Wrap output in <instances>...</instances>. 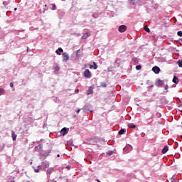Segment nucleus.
Here are the masks:
<instances>
[{
	"instance_id": "obj_3",
	"label": "nucleus",
	"mask_w": 182,
	"mask_h": 182,
	"mask_svg": "<svg viewBox=\"0 0 182 182\" xmlns=\"http://www.w3.org/2000/svg\"><path fill=\"white\" fill-rule=\"evenodd\" d=\"M83 76L87 79H90V77H92V73L89 69H86L83 73Z\"/></svg>"
},
{
	"instance_id": "obj_7",
	"label": "nucleus",
	"mask_w": 182,
	"mask_h": 182,
	"mask_svg": "<svg viewBox=\"0 0 182 182\" xmlns=\"http://www.w3.org/2000/svg\"><path fill=\"white\" fill-rule=\"evenodd\" d=\"M69 60V54L68 53H63V62H68Z\"/></svg>"
},
{
	"instance_id": "obj_38",
	"label": "nucleus",
	"mask_w": 182,
	"mask_h": 182,
	"mask_svg": "<svg viewBox=\"0 0 182 182\" xmlns=\"http://www.w3.org/2000/svg\"><path fill=\"white\" fill-rule=\"evenodd\" d=\"M39 170H41L40 168L34 169L35 173H39Z\"/></svg>"
},
{
	"instance_id": "obj_26",
	"label": "nucleus",
	"mask_w": 182,
	"mask_h": 182,
	"mask_svg": "<svg viewBox=\"0 0 182 182\" xmlns=\"http://www.w3.org/2000/svg\"><path fill=\"white\" fill-rule=\"evenodd\" d=\"M4 149H5V144L0 145V151H4Z\"/></svg>"
},
{
	"instance_id": "obj_36",
	"label": "nucleus",
	"mask_w": 182,
	"mask_h": 182,
	"mask_svg": "<svg viewBox=\"0 0 182 182\" xmlns=\"http://www.w3.org/2000/svg\"><path fill=\"white\" fill-rule=\"evenodd\" d=\"M147 123H151L153 121L151 120V118H149L146 119Z\"/></svg>"
},
{
	"instance_id": "obj_18",
	"label": "nucleus",
	"mask_w": 182,
	"mask_h": 182,
	"mask_svg": "<svg viewBox=\"0 0 182 182\" xmlns=\"http://www.w3.org/2000/svg\"><path fill=\"white\" fill-rule=\"evenodd\" d=\"M159 85V86H163L164 85V80H161L160 79L157 80L156 84Z\"/></svg>"
},
{
	"instance_id": "obj_34",
	"label": "nucleus",
	"mask_w": 182,
	"mask_h": 182,
	"mask_svg": "<svg viewBox=\"0 0 182 182\" xmlns=\"http://www.w3.org/2000/svg\"><path fill=\"white\" fill-rule=\"evenodd\" d=\"M177 35H178V36H180L181 38V36H182V31H178L177 32Z\"/></svg>"
},
{
	"instance_id": "obj_14",
	"label": "nucleus",
	"mask_w": 182,
	"mask_h": 182,
	"mask_svg": "<svg viewBox=\"0 0 182 182\" xmlns=\"http://www.w3.org/2000/svg\"><path fill=\"white\" fill-rule=\"evenodd\" d=\"M55 53H57V55H62V53H63V48H58V50H56Z\"/></svg>"
},
{
	"instance_id": "obj_43",
	"label": "nucleus",
	"mask_w": 182,
	"mask_h": 182,
	"mask_svg": "<svg viewBox=\"0 0 182 182\" xmlns=\"http://www.w3.org/2000/svg\"><path fill=\"white\" fill-rule=\"evenodd\" d=\"M80 109H78L77 110H76V113H80Z\"/></svg>"
},
{
	"instance_id": "obj_30",
	"label": "nucleus",
	"mask_w": 182,
	"mask_h": 182,
	"mask_svg": "<svg viewBox=\"0 0 182 182\" xmlns=\"http://www.w3.org/2000/svg\"><path fill=\"white\" fill-rule=\"evenodd\" d=\"M144 31H146L148 33H150V28L147 26H144Z\"/></svg>"
},
{
	"instance_id": "obj_31",
	"label": "nucleus",
	"mask_w": 182,
	"mask_h": 182,
	"mask_svg": "<svg viewBox=\"0 0 182 182\" xmlns=\"http://www.w3.org/2000/svg\"><path fill=\"white\" fill-rule=\"evenodd\" d=\"M5 93V90L4 88H0V95H4Z\"/></svg>"
},
{
	"instance_id": "obj_41",
	"label": "nucleus",
	"mask_w": 182,
	"mask_h": 182,
	"mask_svg": "<svg viewBox=\"0 0 182 182\" xmlns=\"http://www.w3.org/2000/svg\"><path fill=\"white\" fill-rule=\"evenodd\" d=\"M168 89V85H165V90H167Z\"/></svg>"
},
{
	"instance_id": "obj_39",
	"label": "nucleus",
	"mask_w": 182,
	"mask_h": 182,
	"mask_svg": "<svg viewBox=\"0 0 182 182\" xmlns=\"http://www.w3.org/2000/svg\"><path fill=\"white\" fill-rule=\"evenodd\" d=\"M107 70H108V72H113V70H112V68H110V67H109V68H107Z\"/></svg>"
},
{
	"instance_id": "obj_17",
	"label": "nucleus",
	"mask_w": 182,
	"mask_h": 182,
	"mask_svg": "<svg viewBox=\"0 0 182 182\" xmlns=\"http://www.w3.org/2000/svg\"><path fill=\"white\" fill-rule=\"evenodd\" d=\"M90 36V33H85L81 38V39H87Z\"/></svg>"
},
{
	"instance_id": "obj_12",
	"label": "nucleus",
	"mask_w": 182,
	"mask_h": 182,
	"mask_svg": "<svg viewBox=\"0 0 182 182\" xmlns=\"http://www.w3.org/2000/svg\"><path fill=\"white\" fill-rule=\"evenodd\" d=\"M98 66L97 64L96 63V62H93V65H90V69H94L95 70H96V69H97Z\"/></svg>"
},
{
	"instance_id": "obj_22",
	"label": "nucleus",
	"mask_w": 182,
	"mask_h": 182,
	"mask_svg": "<svg viewBox=\"0 0 182 182\" xmlns=\"http://www.w3.org/2000/svg\"><path fill=\"white\" fill-rule=\"evenodd\" d=\"M171 180L173 182H180L177 180V178L176 177V175H173L172 177H171Z\"/></svg>"
},
{
	"instance_id": "obj_48",
	"label": "nucleus",
	"mask_w": 182,
	"mask_h": 182,
	"mask_svg": "<svg viewBox=\"0 0 182 182\" xmlns=\"http://www.w3.org/2000/svg\"><path fill=\"white\" fill-rule=\"evenodd\" d=\"M179 107H182V102H181V105H179Z\"/></svg>"
},
{
	"instance_id": "obj_1",
	"label": "nucleus",
	"mask_w": 182,
	"mask_h": 182,
	"mask_svg": "<svg viewBox=\"0 0 182 182\" xmlns=\"http://www.w3.org/2000/svg\"><path fill=\"white\" fill-rule=\"evenodd\" d=\"M50 166L49 161H45L42 162L41 165L38 166V168H41V170L46 171V168H48Z\"/></svg>"
},
{
	"instance_id": "obj_15",
	"label": "nucleus",
	"mask_w": 182,
	"mask_h": 182,
	"mask_svg": "<svg viewBox=\"0 0 182 182\" xmlns=\"http://www.w3.org/2000/svg\"><path fill=\"white\" fill-rule=\"evenodd\" d=\"M167 151H168V146L166 145V146L163 148L161 152H162L163 154H166V153H167Z\"/></svg>"
},
{
	"instance_id": "obj_20",
	"label": "nucleus",
	"mask_w": 182,
	"mask_h": 182,
	"mask_svg": "<svg viewBox=\"0 0 182 182\" xmlns=\"http://www.w3.org/2000/svg\"><path fill=\"white\" fill-rule=\"evenodd\" d=\"M126 133V129H121L119 132L118 134H119V136H122V134H124Z\"/></svg>"
},
{
	"instance_id": "obj_44",
	"label": "nucleus",
	"mask_w": 182,
	"mask_h": 182,
	"mask_svg": "<svg viewBox=\"0 0 182 182\" xmlns=\"http://www.w3.org/2000/svg\"><path fill=\"white\" fill-rule=\"evenodd\" d=\"M60 68L58 67V66H57L56 68H55V70H59Z\"/></svg>"
},
{
	"instance_id": "obj_33",
	"label": "nucleus",
	"mask_w": 182,
	"mask_h": 182,
	"mask_svg": "<svg viewBox=\"0 0 182 182\" xmlns=\"http://www.w3.org/2000/svg\"><path fill=\"white\" fill-rule=\"evenodd\" d=\"M141 69V65H138L136 66V70H140Z\"/></svg>"
},
{
	"instance_id": "obj_27",
	"label": "nucleus",
	"mask_w": 182,
	"mask_h": 182,
	"mask_svg": "<svg viewBox=\"0 0 182 182\" xmlns=\"http://www.w3.org/2000/svg\"><path fill=\"white\" fill-rule=\"evenodd\" d=\"M92 17L95 18V19H97V18H99V14L97 13L93 14Z\"/></svg>"
},
{
	"instance_id": "obj_13",
	"label": "nucleus",
	"mask_w": 182,
	"mask_h": 182,
	"mask_svg": "<svg viewBox=\"0 0 182 182\" xmlns=\"http://www.w3.org/2000/svg\"><path fill=\"white\" fill-rule=\"evenodd\" d=\"M87 95H93V86L89 87Z\"/></svg>"
},
{
	"instance_id": "obj_11",
	"label": "nucleus",
	"mask_w": 182,
	"mask_h": 182,
	"mask_svg": "<svg viewBox=\"0 0 182 182\" xmlns=\"http://www.w3.org/2000/svg\"><path fill=\"white\" fill-rule=\"evenodd\" d=\"M43 147V146H42V144H40L38 146H35V151H41V150H42Z\"/></svg>"
},
{
	"instance_id": "obj_42",
	"label": "nucleus",
	"mask_w": 182,
	"mask_h": 182,
	"mask_svg": "<svg viewBox=\"0 0 182 182\" xmlns=\"http://www.w3.org/2000/svg\"><path fill=\"white\" fill-rule=\"evenodd\" d=\"M10 87H14V83L12 82L10 83Z\"/></svg>"
},
{
	"instance_id": "obj_50",
	"label": "nucleus",
	"mask_w": 182,
	"mask_h": 182,
	"mask_svg": "<svg viewBox=\"0 0 182 182\" xmlns=\"http://www.w3.org/2000/svg\"><path fill=\"white\" fill-rule=\"evenodd\" d=\"M17 9H18L17 8H15V9H14V11H17Z\"/></svg>"
},
{
	"instance_id": "obj_52",
	"label": "nucleus",
	"mask_w": 182,
	"mask_h": 182,
	"mask_svg": "<svg viewBox=\"0 0 182 182\" xmlns=\"http://www.w3.org/2000/svg\"><path fill=\"white\" fill-rule=\"evenodd\" d=\"M11 182H15V181H11Z\"/></svg>"
},
{
	"instance_id": "obj_24",
	"label": "nucleus",
	"mask_w": 182,
	"mask_h": 182,
	"mask_svg": "<svg viewBox=\"0 0 182 182\" xmlns=\"http://www.w3.org/2000/svg\"><path fill=\"white\" fill-rule=\"evenodd\" d=\"M131 1V4L132 5H136L137 2H139V0H130Z\"/></svg>"
},
{
	"instance_id": "obj_53",
	"label": "nucleus",
	"mask_w": 182,
	"mask_h": 182,
	"mask_svg": "<svg viewBox=\"0 0 182 182\" xmlns=\"http://www.w3.org/2000/svg\"><path fill=\"white\" fill-rule=\"evenodd\" d=\"M90 1H92V0H90Z\"/></svg>"
},
{
	"instance_id": "obj_37",
	"label": "nucleus",
	"mask_w": 182,
	"mask_h": 182,
	"mask_svg": "<svg viewBox=\"0 0 182 182\" xmlns=\"http://www.w3.org/2000/svg\"><path fill=\"white\" fill-rule=\"evenodd\" d=\"M72 168V166L70 165H68L65 168H67V170H70V168Z\"/></svg>"
},
{
	"instance_id": "obj_32",
	"label": "nucleus",
	"mask_w": 182,
	"mask_h": 182,
	"mask_svg": "<svg viewBox=\"0 0 182 182\" xmlns=\"http://www.w3.org/2000/svg\"><path fill=\"white\" fill-rule=\"evenodd\" d=\"M107 154H108V156H113V151H108Z\"/></svg>"
},
{
	"instance_id": "obj_5",
	"label": "nucleus",
	"mask_w": 182,
	"mask_h": 182,
	"mask_svg": "<svg viewBox=\"0 0 182 182\" xmlns=\"http://www.w3.org/2000/svg\"><path fill=\"white\" fill-rule=\"evenodd\" d=\"M118 31L121 33H123V32H126V31H127V26H126V25H121L119 26Z\"/></svg>"
},
{
	"instance_id": "obj_35",
	"label": "nucleus",
	"mask_w": 182,
	"mask_h": 182,
	"mask_svg": "<svg viewBox=\"0 0 182 182\" xmlns=\"http://www.w3.org/2000/svg\"><path fill=\"white\" fill-rule=\"evenodd\" d=\"M3 5H4V6H8V5H9L8 1H4L3 2Z\"/></svg>"
},
{
	"instance_id": "obj_45",
	"label": "nucleus",
	"mask_w": 182,
	"mask_h": 182,
	"mask_svg": "<svg viewBox=\"0 0 182 182\" xmlns=\"http://www.w3.org/2000/svg\"><path fill=\"white\" fill-rule=\"evenodd\" d=\"M75 93H79V89L75 90Z\"/></svg>"
},
{
	"instance_id": "obj_29",
	"label": "nucleus",
	"mask_w": 182,
	"mask_h": 182,
	"mask_svg": "<svg viewBox=\"0 0 182 182\" xmlns=\"http://www.w3.org/2000/svg\"><path fill=\"white\" fill-rule=\"evenodd\" d=\"M52 5V11H56V4H51Z\"/></svg>"
},
{
	"instance_id": "obj_25",
	"label": "nucleus",
	"mask_w": 182,
	"mask_h": 182,
	"mask_svg": "<svg viewBox=\"0 0 182 182\" xmlns=\"http://www.w3.org/2000/svg\"><path fill=\"white\" fill-rule=\"evenodd\" d=\"M177 65H178V66H179V68H182V60H178L177 62Z\"/></svg>"
},
{
	"instance_id": "obj_23",
	"label": "nucleus",
	"mask_w": 182,
	"mask_h": 182,
	"mask_svg": "<svg viewBox=\"0 0 182 182\" xmlns=\"http://www.w3.org/2000/svg\"><path fill=\"white\" fill-rule=\"evenodd\" d=\"M49 154H50V150L48 151H45L43 153V156L44 157H48V156H49Z\"/></svg>"
},
{
	"instance_id": "obj_16",
	"label": "nucleus",
	"mask_w": 182,
	"mask_h": 182,
	"mask_svg": "<svg viewBox=\"0 0 182 182\" xmlns=\"http://www.w3.org/2000/svg\"><path fill=\"white\" fill-rule=\"evenodd\" d=\"M115 68H119L120 66V58H117L116 61L114 62Z\"/></svg>"
},
{
	"instance_id": "obj_46",
	"label": "nucleus",
	"mask_w": 182,
	"mask_h": 182,
	"mask_svg": "<svg viewBox=\"0 0 182 182\" xmlns=\"http://www.w3.org/2000/svg\"><path fill=\"white\" fill-rule=\"evenodd\" d=\"M153 86H154L153 85L149 86V87H148V89H150V87H153Z\"/></svg>"
},
{
	"instance_id": "obj_40",
	"label": "nucleus",
	"mask_w": 182,
	"mask_h": 182,
	"mask_svg": "<svg viewBox=\"0 0 182 182\" xmlns=\"http://www.w3.org/2000/svg\"><path fill=\"white\" fill-rule=\"evenodd\" d=\"M76 53H77V55H79V53H80V49L77 50L76 51Z\"/></svg>"
},
{
	"instance_id": "obj_10",
	"label": "nucleus",
	"mask_w": 182,
	"mask_h": 182,
	"mask_svg": "<svg viewBox=\"0 0 182 182\" xmlns=\"http://www.w3.org/2000/svg\"><path fill=\"white\" fill-rule=\"evenodd\" d=\"M173 83H175V85H178V82H180V80H178V77H177V76L174 75L173 78L172 80Z\"/></svg>"
},
{
	"instance_id": "obj_9",
	"label": "nucleus",
	"mask_w": 182,
	"mask_h": 182,
	"mask_svg": "<svg viewBox=\"0 0 182 182\" xmlns=\"http://www.w3.org/2000/svg\"><path fill=\"white\" fill-rule=\"evenodd\" d=\"M133 146H132V145H129V146H125L123 149V151H124V153H129V151H130V150H132Z\"/></svg>"
},
{
	"instance_id": "obj_19",
	"label": "nucleus",
	"mask_w": 182,
	"mask_h": 182,
	"mask_svg": "<svg viewBox=\"0 0 182 182\" xmlns=\"http://www.w3.org/2000/svg\"><path fill=\"white\" fill-rule=\"evenodd\" d=\"M11 136H12V139H13L14 141H15V140H16V137H18V135H16L15 134V132L12 131Z\"/></svg>"
},
{
	"instance_id": "obj_6",
	"label": "nucleus",
	"mask_w": 182,
	"mask_h": 182,
	"mask_svg": "<svg viewBox=\"0 0 182 182\" xmlns=\"http://www.w3.org/2000/svg\"><path fill=\"white\" fill-rule=\"evenodd\" d=\"M68 133H69V128L64 127L60 130V134H62V136H66Z\"/></svg>"
},
{
	"instance_id": "obj_51",
	"label": "nucleus",
	"mask_w": 182,
	"mask_h": 182,
	"mask_svg": "<svg viewBox=\"0 0 182 182\" xmlns=\"http://www.w3.org/2000/svg\"><path fill=\"white\" fill-rule=\"evenodd\" d=\"M26 182H31V181H26Z\"/></svg>"
},
{
	"instance_id": "obj_47",
	"label": "nucleus",
	"mask_w": 182,
	"mask_h": 182,
	"mask_svg": "<svg viewBox=\"0 0 182 182\" xmlns=\"http://www.w3.org/2000/svg\"><path fill=\"white\" fill-rule=\"evenodd\" d=\"M27 52H29V47L27 48Z\"/></svg>"
},
{
	"instance_id": "obj_8",
	"label": "nucleus",
	"mask_w": 182,
	"mask_h": 182,
	"mask_svg": "<svg viewBox=\"0 0 182 182\" xmlns=\"http://www.w3.org/2000/svg\"><path fill=\"white\" fill-rule=\"evenodd\" d=\"M160 68L158 66H154L152 68V72L155 73V75H159L160 73Z\"/></svg>"
},
{
	"instance_id": "obj_21",
	"label": "nucleus",
	"mask_w": 182,
	"mask_h": 182,
	"mask_svg": "<svg viewBox=\"0 0 182 182\" xmlns=\"http://www.w3.org/2000/svg\"><path fill=\"white\" fill-rule=\"evenodd\" d=\"M128 127H129V129H136V124L133 123H129L128 124Z\"/></svg>"
},
{
	"instance_id": "obj_49",
	"label": "nucleus",
	"mask_w": 182,
	"mask_h": 182,
	"mask_svg": "<svg viewBox=\"0 0 182 182\" xmlns=\"http://www.w3.org/2000/svg\"><path fill=\"white\" fill-rule=\"evenodd\" d=\"M57 157H60V154H58V155H57Z\"/></svg>"
},
{
	"instance_id": "obj_4",
	"label": "nucleus",
	"mask_w": 182,
	"mask_h": 182,
	"mask_svg": "<svg viewBox=\"0 0 182 182\" xmlns=\"http://www.w3.org/2000/svg\"><path fill=\"white\" fill-rule=\"evenodd\" d=\"M53 171H55L54 167H50L47 169L46 174H47L48 178H50V174H52V173H53Z\"/></svg>"
},
{
	"instance_id": "obj_28",
	"label": "nucleus",
	"mask_w": 182,
	"mask_h": 182,
	"mask_svg": "<svg viewBox=\"0 0 182 182\" xmlns=\"http://www.w3.org/2000/svg\"><path fill=\"white\" fill-rule=\"evenodd\" d=\"M100 86V87H107V85H106V82H101Z\"/></svg>"
},
{
	"instance_id": "obj_2",
	"label": "nucleus",
	"mask_w": 182,
	"mask_h": 182,
	"mask_svg": "<svg viewBox=\"0 0 182 182\" xmlns=\"http://www.w3.org/2000/svg\"><path fill=\"white\" fill-rule=\"evenodd\" d=\"M92 105H85L83 108H82V110H83L84 113H89V112H92Z\"/></svg>"
}]
</instances>
